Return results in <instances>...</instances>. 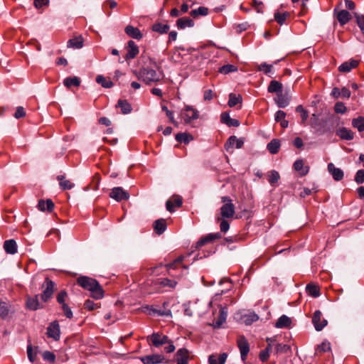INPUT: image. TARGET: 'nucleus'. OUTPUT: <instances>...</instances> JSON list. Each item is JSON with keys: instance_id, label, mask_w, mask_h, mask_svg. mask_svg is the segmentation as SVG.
<instances>
[{"instance_id": "nucleus-55", "label": "nucleus", "mask_w": 364, "mask_h": 364, "mask_svg": "<svg viewBox=\"0 0 364 364\" xmlns=\"http://www.w3.org/2000/svg\"><path fill=\"white\" fill-rule=\"evenodd\" d=\"M279 179V174L277 171L272 170L269 174V183L271 185L276 183Z\"/></svg>"}, {"instance_id": "nucleus-12", "label": "nucleus", "mask_w": 364, "mask_h": 364, "mask_svg": "<svg viewBox=\"0 0 364 364\" xmlns=\"http://www.w3.org/2000/svg\"><path fill=\"white\" fill-rule=\"evenodd\" d=\"M228 358V354L226 353H213L208 357L209 364H225Z\"/></svg>"}, {"instance_id": "nucleus-30", "label": "nucleus", "mask_w": 364, "mask_h": 364, "mask_svg": "<svg viewBox=\"0 0 364 364\" xmlns=\"http://www.w3.org/2000/svg\"><path fill=\"white\" fill-rule=\"evenodd\" d=\"M350 14L346 10H341L337 14V19L341 25L346 24L350 20Z\"/></svg>"}, {"instance_id": "nucleus-23", "label": "nucleus", "mask_w": 364, "mask_h": 364, "mask_svg": "<svg viewBox=\"0 0 364 364\" xmlns=\"http://www.w3.org/2000/svg\"><path fill=\"white\" fill-rule=\"evenodd\" d=\"M221 122L229 127H238L240 122L237 119L230 118L227 112H223L220 116Z\"/></svg>"}, {"instance_id": "nucleus-25", "label": "nucleus", "mask_w": 364, "mask_h": 364, "mask_svg": "<svg viewBox=\"0 0 364 364\" xmlns=\"http://www.w3.org/2000/svg\"><path fill=\"white\" fill-rule=\"evenodd\" d=\"M4 248L6 253L14 255L17 252V245L14 240H8L4 242Z\"/></svg>"}, {"instance_id": "nucleus-40", "label": "nucleus", "mask_w": 364, "mask_h": 364, "mask_svg": "<svg viewBox=\"0 0 364 364\" xmlns=\"http://www.w3.org/2000/svg\"><path fill=\"white\" fill-rule=\"evenodd\" d=\"M170 26L168 24L157 23L153 25L152 30L159 33H166L169 31Z\"/></svg>"}, {"instance_id": "nucleus-47", "label": "nucleus", "mask_w": 364, "mask_h": 364, "mask_svg": "<svg viewBox=\"0 0 364 364\" xmlns=\"http://www.w3.org/2000/svg\"><path fill=\"white\" fill-rule=\"evenodd\" d=\"M58 179L60 181V186L63 190H69L74 186L70 181L65 180L63 176H58Z\"/></svg>"}, {"instance_id": "nucleus-33", "label": "nucleus", "mask_w": 364, "mask_h": 364, "mask_svg": "<svg viewBox=\"0 0 364 364\" xmlns=\"http://www.w3.org/2000/svg\"><path fill=\"white\" fill-rule=\"evenodd\" d=\"M83 46V38L82 36H78L68 41V47L75 49L81 48Z\"/></svg>"}, {"instance_id": "nucleus-34", "label": "nucleus", "mask_w": 364, "mask_h": 364, "mask_svg": "<svg viewBox=\"0 0 364 364\" xmlns=\"http://www.w3.org/2000/svg\"><path fill=\"white\" fill-rule=\"evenodd\" d=\"M27 307L31 310H36L41 307L38 301V296L36 295L34 297H31L27 299L26 301Z\"/></svg>"}, {"instance_id": "nucleus-59", "label": "nucleus", "mask_w": 364, "mask_h": 364, "mask_svg": "<svg viewBox=\"0 0 364 364\" xmlns=\"http://www.w3.org/2000/svg\"><path fill=\"white\" fill-rule=\"evenodd\" d=\"M334 110L337 114H344L347 108L341 102H338L335 104Z\"/></svg>"}, {"instance_id": "nucleus-29", "label": "nucleus", "mask_w": 364, "mask_h": 364, "mask_svg": "<svg viewBox=\"0 0 364 364\" xmlns=\"http://www.w3.org/2000/svg\"><path fill=\"white\" fill-rule=\"evenodd\" d=\"M38 208L41 211L48 210L51 212L54 208V203L50 199H48L46 201L40 200L38 203Z\"/></svg>"}, {"instance_id": "nucleus-45", "label": "nucleus", "mask_w": 364, "mask_h": 364, "mask_svg": "<svg viewBox=\"0 0 364 364\" xmlns=\"http://www.w3.org/2000/svg\"><path fill=\"white\" fill-rule=\"evenodd\" d=\"M64 85L67 87H70L71 86H76L78 87L80 84V81L78 77H66L64 80Z\"/></svg>"}, {"instance_id": "nucleus-41", "label": "nucleus", "mask_w": 364, "mask_h": 364, "mask_svg": "<svg viewBox=\"0 0 364 364\" xmlns=\"http://www.w3.org/2000/svg\"><path fill=\"white\" fill-rule=\"evenodd\" d=\"M291 324V319L286 315H283L277 320L275 326L277 328L288 327Z\"/></svg>"}, {"instance_id": "nucleus-53", "label": "nucleus", "mask_w": 364, "mask_h": 364, "mask_svg": "<svg viewBox=\"0 0 364 364\" xmlns=\"http://www.w3.org/2000/svg\"><path fill=\"white\" fill-rule=\"evenodd\" d=\"M9 305L5 302H0V316L5 318L9 315Z\"/></svg>"}, {"instance_id": "nucleus-48", "label": "nucleus", "mask_w": 364, "mask_h": 364, "mask_svg": "<svg viewBox=\"0 0 364 364\" xmlns=\"http://www.w3.org/2000/svg\"><path fill=\"white\" fill-rule=\"evenodd\" d=\"M307 293L313 297H318L320 296L319 289L316 285L309 284L306 287Z\"/></svg>"}, {"instance_id": "nucleus-22", "label": "nucleus", "mask_w": 364, "mask_h": 364, "mask_svg": "<svg viewBox=\"0 0 364 364\" xmlns=\"http://www.w3.org/2000/svg\"><path fill=\"white\" fill-rule=\"evenodd\" d=\"M164 309H151L149 310V314L151 316H171V311L166 309V302L164 303Z\"/></svg>"}, {"instance_id": "nucleus-56", "label": "nucleus", "mask_w": 364, "mask_h": 364, "mask_svg": "<svg viewBox=\"0 0 364 364\" xmlns=\"http://www.w3.org/2000/svg\"><path fill=\"white\" fill-rule=\"evenodd\" d=\"M296 111L301 114L302 123L304 124L309 117L308 112L306 109H304L301 105L297 106L296 108Z\"/></svg>"}, {"instance_id": "nucleus-58", "label": "nucleus", "mask_w": 364, "mask_h": 364, "mask_svg": "<svg viewBox=\"0 0 364 364\" xmlns=\"http://www.w3.org/2000/svg\"><path fill=\"white\" fill-rule=\"evenodd\" d=\"M354 16L356 18V22H357L358 27L361 30L362 33H363L364 32V16L358 14L357 13H355Z\"/></svg>"}, {"instance_id": "nucleus-20", "label": "nucleus", "mask_w": 364, "mask_h": 364, "mask_svg": "<svg viewBox=\"0 0 364 364\" xmlns=\"http://www.w3.org/2000/svg\"><path fill=\"white\" fill-rule=\"evenodd\" d=\"M125 33L132 38L139 40L142 38V34L138 28L129 25L125 27Z\"/></svg>"}, {"instance_id": "nucleus-32", "label": "nucleus", "mask_w": 364, "mask_h": 364, "mask_svg": "<svg viewBox=\"0 0 364 364\" xmlns=\"http://www.w3.org/2000/svg\"><path fill=\"white\" fill-rule=\"evenodd\" d=\"M147 341H171V340L167 337V336L164 335L161 333H153L151 335L148 336Z\"/></svg>"}, {"instance_id": "nucleus-62", "label": "nucleus", "mask_w": 364, "mask_h": 364, "mask_svg": "<svg viewBox=\"0 0 364 364\" xmlns=\"http://www.w3.org/2000/svg\"><path fill=\"white\" fill-rule=\"evenodd\" d=\"M218 220H220V228L221 232H226L230 228L229 223L225 220H221L220 217L218 218Z\"/></svg>"}, {"instance_id": "nucleus-3", "label": "nucleus", "mask_w": 364, "mask_h": 364, "mask_svg": "<svg viewBox=\"0 0 364 364\" xmlns=\"http://www.w3.org/2000/svg\"><path fill=\"white\" fill-rule=\"evenodd\" d=\"M222 202L224 203L220 208V216L223 218H230L235 214V205L232 203V200L227 196H223L221 198Z\"/></svg>"}, {"instance_id": "nucleus-37", "label": "nucleus", "mask_w": 364, "mask_h": 364, "mask_svg": "<svg viewBox=\"0 0 364 364\" xmlns=\"http://www.w3.org/2000/svg\"><path fill=\"white\" fill-rule=\"evenodd\" d=\"M352 126L357 129L358 132H361L364 131V117H358L352 119Z\"/></svg>"}, {"instance_id": "nucleus-63", "label": "nucleus", "mask_w": 364, "mask_h": 364, "mask_svg": "<svg viewBox=\"0 0 364 364\" xmlns=\"http://www.w3.org/2000/svg\"><path fill=\"white\" fill-rule=\"evenodd\" d=\"M272 66L271 65L263 63L259 65L258 70L267 74L272 71Z\"/></svg>"}, {"instance_id": "nucleus-52", "label": "nucleus", "mask_w": 364, "mask_h": 364, "mask_svg": "<svg viewBox=\"0 0 364 364\" xmlns=\"http://www.w3.org/2000/svg\"><path fill=\"white\" fill-rule=\"evenodd\" d=\"M237 70V67L231 64L223 65L219 69V72L225 75L228 74L230 73L235 72Z\"/></svg>"}, {"instance_id": "nucleus-61", "label": "nucleus", "mask_w": 364, "mask_h": 364, "mask_svg": "<svg viewBox=\"0 0 364 364\" xmlns=\"http://www.w3.org/2000/svg\"><path fill=\"white\" fill-rule=\"evenodd\" d=\"M290 349V346L285 343H278L276 347V353L286 352Z\"/></svg>"}, {"instance_id": "nucleus-11", "label": "nucleus", "mask_w": 364, "mask_h": 364, "mask_svg": "<svg viewBox=\"0 0 364 364\" xmlns=\"http://www.w3.org/2000/svg\"><path fill=\"white\" fill-rule=\"evenodd\" d=\"M235 319L245 325H251L253 323V312H238L235 315Z\"/></svg>"}, {"instance_id": "nucleus-50", "label": "nucleus", "mask_w": 364, "mask_h": 364, "mask_svg": "<svg viewBox=\"0 0 364 364\" xmlns=\"http://www.w3.org/2000/svg\"><path fill=\"white\" fill-rule=\"evenodd\" d=\"M157 283L162 287H168L171 288H174L177 284L176 281L169 279L168 278L159 279H158Z\"/></svg>"}, {"instance_id": "nucleus-10", "label": "nucleus", "mask_w": 364, "mask_h": 364, "mask_svg": "<svg viewBox=\"0 0 364 364\" xmlns=\"http://www.w3.org/2000/svg\"><path fill=\"white\" fill-rule=\"evenodd\" d=\"M109 196L117 201L122 200H127L129 198V194L124 191L121 187H115L112 189Z\"/></svg>"}, {"instance_id": "nucleus-14", "label": "nucleus", "mask_w": 364, "mask_h": 364, "mask_svg": "<svg viewBox=\"0 0 364 364\" xmlns=\"http://www.w3.org/2000/svg\"><path fill=\"white\" fill-rule=\"evenodd\" d=\"M47 334L49 338L58 340L60 337V326L57 321L51 323L47 328Z\"/></svg>"}, {"instance_id": "nucleus-6", "label": "nucleus", "mask_w": 364, "mask_h": 364, "mask_svg": "<svg viewBox=\"0 0 364 364\" xmlns=\"http://www.w3.org/2000/svg\"><path fill=\"white\" fill-rule=\"evenodd\" d=\"M181 117L186 124H189L192 120L198 118V112L191 106L187 105L181 112Z\"/></svg>"}, {"instance_id": "nucleus-4", "label": "nucleus", "mask_w": 364, "mask_h": 364, "mask_svg": "<svg viewBox=\"0 0 364 364\" xmlns=\"http://www.w3.org/2000/svg\"><path fill=\"white\" fill-rule=\"evenodd\" d=\"M218 311L217 309L213 312V326L214 328H220L223 323L225 322L228 315V310L226 307H223L221 305L218 306Z\"/></svg>"}, {"instance_id": "nucleus-60", "label": "nucleus", "mask_w": 364, "mask_h": 364, "mask_svg": "<svg viewBox=\"0 0 364 364\" xmlns=\"http://www.w3.org/2000/svg\"><path fill=\"white\" fill-rule=\"evenodd\" d=\"M355 181L358 184L364 183V170L360 169L356 172L355 176Z\"/></svg>"}, {"instance_id": "nucleus-31", "label": "nucleus", "mask_w": 364, "mask_h": 364, "mask_svg": "<svg viewBox=\"0 0 364 364\" xmlns=\"http://www.w3.org/2000/svg\"><path fill=\"white\" fill-rule=\"evenodd\" d=\"M220 237V233H215V234H209L205 237L201 238L200 240L197 242L196 247H200L203 246L205 244L211 242L214 240L218 239Z\"/></svg>"}, {"instance_id": "nucleus-19", "label": "nucleus", "mask_w": 364, "mask_h": 364, "mask_svg": "<svg viewBox=\"0 0 364 364\" xmlns=\"http://www.w3.org/2000/svg\"><path fill=\"white\" fill-rule=\"evenodd\" d=\"M182 204V199L179 196H175L166 203V209L169 212L174 211V207H180Z\"/></svg>"}, {"instance_id": "nucleus-39", "label": "nucleus", "mask_w": 364, "mask_h": 364, "mask_svg": "<svg viewBox=\"0 0 364 364\" xmlns=\"http://www.w3.org/2000/svg\"><path fill=\"white\" fill-rule=\"evenodd\" d=\"M117 106L120 107L122 113L124 114L132 112L131 105L127 100H119L117 102Z\"/></svg>"}, {"instance_id": "nucleus-44", "label": "nucleus", "mask_w": 364, "mask_h": 364, "mask_svg": "<svg viewBox=\"0 0 364 364\" xmlns=\"http://www.w3.org/2000/svg\"><path fill=\"white\" fill-rule=\"evenodd\" d=\"M238 347L240 350L241 358L243 361H245L250 351V346L248 343H238Z\"/></svg>"}, {"instance_id": "nucleus-2", "label": "nucleus", "mask_w": 364, "mask_h": 364, "mask_svg": "<svg viewBox=\"0 0 364 364\" xmlns=\"http://www.w3.org/2000/svg\"><path fill=\"white\" fill-rule=\"evenodd\" d=\"M77 284L83 289L91 292L92 296L95 299H102L104 291L99 282L91 277L81 276L77 279Z\"/></svg>"}, {"instance_id": "nucleus-15", "label": "nucleus", "mask_w": 364, "mask_h": 364, "mask_svg": "<svg viewBox=\"0 0 364 364\" xmlns=\"http://www.w3.org/2000/svg\"><path fill=\"white\" fill-rule=\"evenodd\" d=\"M328 171L332 175L335 181H339L343 178V171L341 168L335 167L333 164L330 163L328 164Z\"/></svg>"}, {"instance_id": "nucleus-1", "label": "nucleus", "mask_w": 364, "mask_h": 364, "mask_svg": "<svg viewBox=\"0 0 364 364\" xmlns=\"http://www.w3.org/2000/svg\"><path fill=\"white\" fill-rule=\"evenodd\" d=\"M136 77L146 85H151L160 82L164 78V73L154 63V65H147L136 71Z\"/></svg>"}, {"instance_id": "nucleus-7", "label": "nucleus", "mask_w": 364, "mask_h": 364, "mask_svg": "<svg viewBox=\"0 0 364 364\" xmlns=\"http://www.w3.org/2000/svg\"><path fill=\"white\" fill-rule=\"evenodd\" d=\"M139 359L144 364H159L165 362L163 354H151L140 357Z\"/></svg>"}, {"instance_id": "nucleus-21", "label": "nucleus", "mask_w": 364, "mask_h": 364, "mask_svg": "<svg viewBox=\"0 0 364 364\" xmlns=\"http://www.w3.org/2000/svg\"><path fill=\"white\" fill-rule=\"evenodd\" d=\"M336 134L342 139L352 140L354 138V133L346 127L339 128L336 131Z\"/></svg>"}, {"instance_id": "nucleus-9", "label": "nucleus", "mask_w": 364, "mask_h": 364, "mask_svg": "<svg viewBox=\"0 0 364 364\" xmlns=\"http://www.w3.org/2000/svg\"><path fill=\"white\" fill-rule=\"evenodd\" d=\"M191 358V352L186 348H180L176 352V360L177 364H188Z\"/></svg>"}, {"instance_id": "nucleus-13", "label": "nucleus", "mask_w": 364, "mask_h": 364, "mask_svg": "<svg viewBox=\"0 0 364 364\" xmlns=\"http://www.w3.org/2000/svg\"><path fill=\"white\" fill-rule=\"evenodd\" d=\"M290 98L291 97L287 92V94L280 92L277 95L274 101L279 107L284 108L289 105Z\"/></svg>"}, {"instance_id": "nucleus-64", "label": "nucleus", "mask_w": 364, "mask_h": 364, "mask_svg": "<svg viewBox=\"0 0 364 364\" xmlns=\"http://www.w3.org/2000/svg\"><path fill=\"white\" fill-rule=\"evenodd\" d=\"M252 6L257 11V13H262L263 11V3L260 1L253 0Z\"/></svg>"}, {"instance_id": "nucleus-16", "label": "nucleus", "mask_w": 364, "mask_h": 364, "mask_svg": "<svg viewBox=\"0 0 364 364\" xmlns=\"http://www.w3.org/2000/svg\"><path fill=\"white\" fill-rule=\"evenodd\" d=\"M55 284L53 282L46 279V287L41 295V299L46 302L53 295Z\"/></svg>"}, {"instance_id": "nucleus-38", "label": "nucleus", "mask_w": 364, "mask_h": 364, "mask_svg": "<svg viewBox=\"0 0 364 364\" xmlns=\"http://www.w3.org/2000/svg\"><path fill=\"white\" fill-rule=\"evenodd\" d=\"M267 148L271 154H275L279 151L280 142L278 139H272L268 143Z\"/></svg>"}, {"instance_id": "nucleus-35", "label": "nucleus", "mask_w": 364, "mask_h": 364, "mask_svg": "<svg viewBox=\"0 0 364 364\" xmlns=\"http://www.w3.org/2000/svg\"><path fill=\"white\" fill-rule=\"evenodd\" d=\"M304 161L301 159L296 160L294 164V169L299 171L301 176H304L309 172V167H304Z\"/></svg>"}, {"instance_id": "nucleus-5", "label": "nucleus", "mask_w": 364, "mask_h": 364, "mask_svg": "<svg viewBox=\"0 0 364 364\" xmlns=\"http://www.w3.org/2000/svg\"><path fill=\"white\" fill-rule=\"evenodd\" d=\"M191 304L195 311V314L198 316H202L207 312L208 309L212 306L213 301L205 302L203 301L197 300Z\"/></svg>"}, {"instance_id": "nucleus-57", "label": "nucleus", "mask_w": 364, "mask_h": 364, "mask_svg": "<svg viewBox=\"0 0 364 364\" xmlns=\"http://www.w3.org/2000/svg\"><path fill=\"white\" fill-rule=\"evenodd\" d=\"M42 356L45 360L50 363H53L55 361V355L53 352L45 351L43 353Z\"/></svg>"}, {"instance_id": "nucleus-43", "label": "nucleus", "mask_w": 364, "mask_h": 364, "mask_svg": "<svg viewBox=\"0 0 364 364\" xmlns=\"http://www.w3.org/2000/svg\"><path fill=\"white\" fill-rule=\"evenodd\" d=\"M242 102V97L240 95H235L234 93H230L229 95V100H228V105L230 107H235L238 103Z\"/></svg>"}, {"instance_id": "nucleus-42", "label": "nucleus", "mask_w": 364, "mask_h": 364, "mask_svg": "<svg viewBox=\"0 0 364 364\" xmlns=\"http://www.w3.org/2000/svg\"><path fill=\"white\" fill-rule=\"evenodd\" d=\"M272 352V345L269 343L266 348L262 350L259 354V358L262 362H265L268 360L270 353Z\"/></svg>"}, {"instance_id": "nucleus-46", "label": "nucleus", "mask_w": 364, "mask_h": 364, "mask_svg": "<svg viewBox=\"0 0 364 364\" xmlns=\"http://www.w3.org/2000/svg\"><path fill=\"white\" fill-rule=\"evenodd\" d=\"M96 81L97 83L101 84V85L105 88L112 87L113 85L112 82L103 77L102 75H97L96 77Z\"/></svg>"}, {"instance_id": "nucleus-26", "label": "nucleus", "mask_w": 364, "mask_h": 364, "mask_svg": "<svg viewBox=\"0 0 364 364\" xmlns=\"http://www.w3.org/2000/svg\"><path fill=\"white\" fill-rule=\"evenodd\" d=\"M358 65V61L355 60H352L350 62H345L342 63L339 68L338 70L342 73H348L351 70V69L356 68Z\"/></svg>"}, {"instance_id": "nucleus-49", "label": "nucleus", "mask_w": 364, "mask_h": 364, "mask_svg": "<svg viewBox=\"0 0 364 364\" xmlns=\"http://www.w3.org/2000/svg\"><path fill=\"white\" fill-rule=\"evenodd\" d=\"M208 13V9L205 6H200L197 9L192 10L191 11V16L193 18H196L198 16H206Z\"/></svg>"}, {"instance_id": "nucleus-51", "label": "nucleus", "mask_w": 364, "mask_h": 364, "mask_svg": "<svg viewBox=\"0 0 364 364\" xmlns=\"http://www.w3.org/2000/svg\"><path fill=\"white\" fill-rule=\"evenodd\" d=\"M176 139L179 142L187 144L193 139V136L186 133H178L176 135Z\"/></svg>"}, {"instance_id": "nucleus-28", "label": "nucleus", "mask_w": 364, "mask_h": 364, "mask_svg": "<svg viewBox=\"0 0 364 364\" xmlns=\"http://www.w3.org/2000/svg\"><path fill=\"white\" fill-rule=\"evenodd\" d=\"M176 26L180 29H184L188 27H193L194 22L192 19L188 17L180 18L176 21Z\"/></svg>"}, {"instance_id": "nucleus-8", "label": "nucleus", "mask_w": 364, "mask_h": 364, "mask_svg": "<svg viewBox=\"0 0 364 364\" xmlns=\"http://www.w3.org/2000/svg\"><path fill=\"white\" fill-rule=\"evenodd\" d=\"M312 323L316 331H321L328 323L326 319L322 317V313L321 311L317 310L314 312L312 316Z\"/></svg>"}, {"instance_id": "nucleus-36", "label": "nucleus", "mask_w": 364, "mask_h": 364, "mask_svg": "<svg viewBox=\"0 0 364 364\" xmlns=\"http://www.w3.org/2000/svg\"><path fill=\"white\" fill-rule=\"evenodd\" d=\"M282 84L277 80H272L270 82L268 86V92L270 93L275 92L277 95L282 92Z\"/></svg>"}, {"instance_id": "nucleus-18", "label": "nucleus", "mask_w": 364, "mask_h": 364, "mask_svg": "<svg viewBox=\"0 0 364 364\" xmlns=\"http://www.w3.org/2000/svg\"><path fill=\"white\" fill-rule=\"evenodd\" d=\"M350 91L346 87H343L341 90H340L338 87H334L331 93V95L336 99L338 97L348 99L350 97Z\"/></svg>"}, {"instance_id": "nucleus-54", "label": "nucleus", "mask_w": 364, "mask_h": 364, "mask_svg": "<svg viewBox=\"0 0 364 364\" xmlns=\"http://www.w3.org/2000/svg\"><path fill=\"white\" fill-rule=\"evenodd\" d=\"M289 16L288 13H279L277 12L274 14L275 21L280 25H282L286 21L287 17Z\"/></svg>"}, {"instance_id": "nucleus-24", "label": "nucleus", "mask_w": 364, "mask_h": 364, "mask_svg": "<svg viewBox=\"0 0 364 364\" xmlns=\"http://www.w3.org/2000/svg\"><path fill=\"white\" fill-rule=\"evenodd\" d=\"M243 144L244 141L242 139H237L235 136H231L225 144V149L228 151L229 149L232 148L234 145L236 146V148L240 149L242 146Z\"/></svg>"}, {"instance_id": "nucleus-17", "label": "nucleus", "mask_w": 364, "mask_h": 364, "mask_svg": "<svg viewBox=\"0 0 364 364\" xmlns=\"http://www.w3.org/2000/svg\"><path fill=\"white\" fill-rule=\"evenodd\" d=\"M139 53V48L133 41H128L127 43V53L126 54V59H133Z\"/></svg>"}, {"instance_id": "nucleus-27", "label": "nucleus", "mask_w": 364, "mask_h": 364, "mask_svg": "<svg viewBox=\"0 0 364 364\" xmlns=\"http://www.w3.org/2000/svg\"><path fill=\"white\" fill-rule=\"evenodd\" d=\"M154 229L156 234L161 235L166 230V223L163 218L158 219L154 223Z\"/></svg>"}]
</instances>
